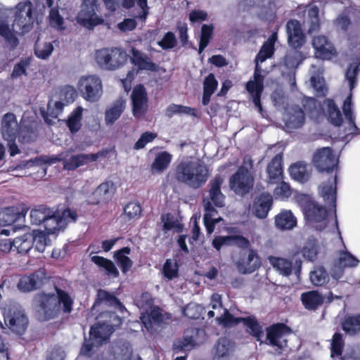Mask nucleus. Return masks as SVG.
Listing matches in <instances>:
<instances>
[{
    "label": "nucleus",
    "mask_w": 360,
    "mask_h": 360,
    "mask_svg": "<svg viewBox=\"0 0 360 360\" xmlns=\"http://www.w3.org/2000/svg\"><path fill=\"white\" fill-rule=\"evenodd\" d=\"M292 191L288 184L282 181L274 189V196L277 199L285 200L291 195Z\"/></svg>",
    "instance_id": "nucleus-62"
},
{
    "label": "nucleus",
    "mask_w": 360,
    "mask_h": 360,
    "mask_svg": "<svg viewBox=\"0 0 360 360\" xmlns=\"http://www.w3.org/2000/svg\"><path fill=\"white\" fill-rule=\"evenodd\" d=\"M126 107V101L120 98L110 105L105 112V122L107 125L113 124L121 116Z\"/></svg>",
    "instance_id": "nucleus-25"
},
{
    "label": "nucleus",
    "mask_w": 360,
    "mask_h": 360,
    "mask_svg": "<svg viewBox=\"0 0 360 360\" xmlns=\"http://www.w3.org/2000/svg\"><path fill=\"white\" fill-rule=\"evenodd\" d=\"M49 214H52V210L46 206L41 205L34 208L30 212L31 222L36 225L43 224Z\"/></svg>",
    "instance_id": "nucleus-45"
},
{
    "label": "nucleus",
    "mask_w": 360,
    "mask_h": 360,
    "mask_svg": "<svg viewBox=\"0 0 360 360\" xmlns=\"http://www.w3.org/2000/svg\"><path fill=\"white\" fill-rule=\"evenodd\" d=\"M312 46L316 58L329 60L336 56V50L331 41L325 35H317L313 38Z\"/></svg>",
    "instance_id": "nucleus-19"
},
{
    "label": "nucleus",
    "mask_w": 360,
    "mask_h": 360,
    "mask_svg": "<svg viewBox=\"0 0 360 360\" xmlns=\"http://www.w3.org/2000/svg\"><path fill=\"white\" fill-rule=\"evenodd\" d=\"M91 259L97 266L105 269L108 274L112 275L114 277H117L118 276L119 272L112 261L96 255L92 256Z\"/></svg>",
    "instance_id": "nucleus-51"
},
{
    "label": "nucleus",
    "mask_w": 360,
    "mask_h": 360,
    "mask_svg": "<svg viewBox=\"0 0 360 360\" xmlns=\"http://www.w3.org/2000/svg\"><path fill=\"white\" fill-rule=\"evenodd\" d=\"M127 59V55L123 50L118 48L111 49L108 70L119 68L126 63Z\"/></svg>",
    "instance_id": "nucleus-39"
},
{
    "label": "nucleus",
    "mask_w": 360,
    "mask_h": 360,
    "mask_svg": "<svg viewBox=\"0 0 360 360\" xmlns=\"http://www.w3.org/2000/svg\"><path fill=\"white\" fill-rule=\"evenodd\" d=\"M45 278L43 271L36 272L30 276L22 277L18 284L19 290L23 292H27L37 288Z\"/></svg>",
    "instance_id": "nucleus-27"
},
{
    "label": "nucleus",
    "mask_w": 360,
    "mask_h": 360,
    "mask_svg": "<svg viewBox=\"0 0 360 360\" xmlns=\"http://www.w3.org/2000/svg\"><path fill=\"white\" fill-rule=\"evenodd\" d=\"M352 94L345 99L342 110L346 119L348 120L349 124L351 126V134L357 133L359 129L355 124V117L352 112Z\"/></svg>",
    "instance_id": "nucleus-54"
},
{
    "label": "nucleus",
    "mask_w": 360,
    "mask_h": 360,
    "mask_svg": "<svg viewBox=\"0 0 360 360\" xmlns=\"http://www.w3.org/2000/svg\"><path fill=\"white\" fill-rule=\"evenodd\" d=\"M34 239V244L35 248L40 252H43L46 247L50 243V240L48 238L49 234L42 230H34L33 233H31Z\"/></svg>",
    "instance_id": "nucleus-53"
},
{
    "label": "nucleus",
    "mask_w": 360,
    "mask_h": 360,
    "mask_svg": "<svg viewBox=\"0 0 360 360\" xmlns=\"http://www.w3.org/2000/svg\"><path fill=\"white\" fill-rule=\"evenodd\" d=\"M97 0H83L82 9L77 16L81 25L91 29L103 22V19L98 14Z\"/></svg>",
    "instance_id": "nucleus-11"
},
{
    "label": "nucleus",
    "mask_w": 360,
    "mask_h": 360,
    "mask_svg": "<svg viewBox=\"0 0 360 360\" xmlns=\"http://www.w3.org/2000/svg\"><path fill=\"white\" fill-rule=\"evenodd\" d=\"M130 53H131V59L132 63L137 66L139 70H155V63H153L146 54L134 47L131 48Z\"/></svg>",
    "instance_id": "nucleus-32"
},
{
    "label": "nucleus",
    "mask_w": 360,
    "mask_h": 360,
    "mask_svg": "<svg viewBox=\"0 0 360 360\" xmlns=\"http://www.w3.org/2000/svg\"><path fill=\"white\" fill-rule=\"evenodd\" d=\"M4 324L14 333H23L27 326V319L22 310L12 307L4 312Z\"/></svg>",
    "instance_id": "nucleus-14"
},
{
    "label": "nucleus",
    "mask_w": 360,
    "mask_h": 360,
    "mask_svg": "<svg viewBox=\"0 0 360 360\" xmlns=\"http://www.w3.org/2000/svg\"><path fill=\"white\" fill-rule=\"evenodd\" d=\"M276 226L281 230H291L297 224V219L290 210H283L275 217Z\"/></svg>",
    "instance_id": "nucleus-31"
},
{
    "label": "nucleus",
    "mask_w": 360,
    "mask_h": 360,
    "mask_svg": "<svg viewBox=\"0 0 360 360\" xmlns=\"http://www.w3.org/2000/svg\"><path fill=\"white\" fill-rule=\"evenodd\" d=\"M83 111V108L79 106L71 112L68 118L67 126L72 133H75L80 129Z\"/></svg>",
    "instance_id": "nucleus-43"
},
{
    "label": "nucleus",
    "mask_w": 360,
    "mask_h": 360,
    "mask_svg": "<svg viewBox=\"0 0 360 360\" xmlns=\"http://www.w3.org/2000/svg\"><path fill=\"white\" fill-rule=\"evenodd\" d=\"M65 106V105L61 101L53 95L49 101L47 112L46 115H44L45 120L47 122H50L49 116L52 118H56L62 112Z\"/></svg>",
    "instance_id": "nucleus-40"
},
{
    "label": "nucleus",
    "mask_w": 360,
    "mask_h": 360,
    "mask_svg": "<svg viewBox=\"0 0 360 360\" xmlns=\"http://www.w3.org/2000/svg\"><path fill=\"white\" fill-rule=\"evenodd\" d=\"M343 347L344 342L342 335L338 333H335L331 341V357L340 356Z\"/></svg>",
    "instance_id": "nucleus-60"
},
{
    "label": "nucleus",
    "mask_w": 360,
    "mask_h": 360,
    "mask_svg": "<svg viewBox=\"0 0 360 360\" xmlns=\"http://www.w3.org/2000/svg\"><path fill=\"white\" fill-rule=\"evenodd\" d=\"M277 40V34L274 33L262 45L259 52L256 58V66L254 73V80H250L246 84V89L250 94L253 103L262 111V105L260 103V96L263 91L264 75L263 70L260 65L267 58L272 56L274 53V44Z\"/></svg>",
    "instance_id": "nucleus-4"
},
{
    "label": "nucleus",
    "mask_w": 360,
    "mask_h": 360,
    "mask_svg": "<svg viewBox=\"0 0 360 360\" xmlns=\"http://www.w3.org/2000/svg\"><path fill=\"white\" fill-rule=\"evenodd\" d=\"M65 105L72 103L77 97V91L72 86L67 85L56 91L53 94Z\"/></svg>",
    "instance_id": "nucleus-41"
},
{
    "label": "nucleus",
    "mask_w": 360,
    "mask_h": 360,
    "mask_svg": "<svg viewBox=\"0 0 360 360\" xmlns=\"http://www.w3.org/2000/svg\"><path fill=\"white\" fill-rule=\"evenodd\" d=\"M18 213L15 208H6L2 213L0 218L1 226H10L18 219Z\"/></svg>",
    "instance_id": "nucleus-59"
},
{
    "label": "nucleus",
    "mask_w": 360,
    "mask_h": 360,
    "mask_svg": "<svg viewBox=\"0 0 360 360\" xmlns=\"http://www.w3.org/2000/svg\"><path fill=\"white\" fill-rule=\"evenodd\" d=\"M43 225L47 234H54L56 231L65 227L70 222H74L77 218L75 210L67 208L61 213L52 210V214H49Z\"/></svg>",
    "instance_id": "nucleus-10"
},
{
    "label": "nucleus",
    "mask_w": 360,
    "mask_h": 360,
    "mask_svg": "<svg viewBox=\"0 0 360 360\" xmlns=\"http://www.w3.org/2000/svg\"><path fill=\"white\" fill-rule=\"evenodd\" d=\"M98 304H101L103 307L109 304L119 308L121 307V304L116 299V297L103 290H99L98 291L97 300L94 305L92 307V310H94L96 306Z\"/></svg>",
    "instance_id": "nucleus-50"
},
{
    "label": "nucleus",
    "mask_w": 360,
    "mask_h": 360,
    "mask_svg": "<svg viewBox=\"0 0 360 360\" xmlns=\"http://www.w3.org/2000/svg\"><path fill=\"white\" fill-rule=\"evenodd\" d=\"M102 153H80L68 157V152L62 153L54 158L55 161H63V168L68 170H75L77 168L86 165L89 162H96Z\"/></svg>",
    "instance_id": "nucleus-13"
},
{
    "label": "nucleus",
    "mask_w": 360,
    "mask_h": 360,
    "mask_svg": "<svg viewBox=\"0 0 360 360\" xmlns=\"http://www.w3.org/2000/svg\"><path fill=\"white\" fill-rule=\"evenodd\" d=\"M273 202L269 193H262L254 200L251 207L252 213L257 218L264 219L271 209Z\"/></svg>",
    "instance_id": "nucleus-21"
},
{
    "label": "nucleus",
    "mask_w": 360,
    "mask_h": 360,
    "mask_svg": "<svg viewBox=\"0 0 360 360\" xmlns=\"http://www.w3.org/2000/svg\"><path fill=\"white\" fill-rule=\"evenodd\" d=\"M34 239L31 233H26L17 237L13 241V245L18 253L25 254L34 245Z\"/></svg>",
    "instance_id": "nucleus-36"
},
{
    "label": "nucleus",
    "mask_w": 360,
    "mask_h": 360,
    "mask_svg": "<svg viewBox=\"0 0 360 360\" xmlns=\"http://www.w3.org/2000/svg\"><path fill=\"white\" fill-rule=\"evenodd\" d=\"M289 172L293 179L298 182L303 183L309 179L311 169L310 165L300 162L291 165L289 168Z\"/></svg>",
    "instance_id": "nucleus-29"
},
{
    "label": "nucleus",
    "mask_w": 360,
    "mask_h": 360,
    "mask_svg": "<svg viewBox=\"0 0 360 360\" xmlns=\"http://www.w3.org/2000/svg\"><path fill=\"white\" fill-rule=\"evenodd\" d=\"M111 49H101L95 52L94 58L97 65L108 70Z\"/></svg>",
    "instance_id": "nucleus-56"
},
{
    "label": "nucleus",
    "mask_w": 360,
    "mask_h": 360,
    "mask_svg": "<svg viewBox=\"0 0 360 360\" xmlns=\"http://www.w3.org/2000/svg\"><path fill=\"white\" fill-rule=\"evenodd\" d=\"M342 326L343 330L348 335H353L356 334L360 331V314L345 317Z\"/></svg>",
    "instance_id": "nucleus-44"
},
{
    "label": "nucleus",
    "mask_w": 360,
    "mask_h": 360,
    "mask_svg": "<svg viewBox=\"0 0 360 360\" xmlns=\"http://www.w3.org/2000/svg\"><path fill=\"white\" fill-rule=\"evenodd\" d=\"M288 39L289 44L294 49L301 47L304 41V35L297 20H290L287 25Z\"/></svg>",
    "instance_id": "nucleus-23"
},
{
    "label": "nucleus",
    "mask_w": 360,
    "mask_h": 360,
    "mask_svg": "<svg viewBox=\"0 0 360 360\" xmlns=\"http://www.w3.org/2000/svg\"><path fill=\"white\" fill-rule=\"evenodd\" d=\"M269 262L274 269L283 276H289L292 271V262L284 258L269 257Z\"/></svg>",
    "instance_id": "nucleus-46"
},
{
    "label": "nucleus",
    "mask_w": 360,
    "mask_h": 360,
    "mask_svg": "<svg viewBox=\"0 0 360 360\" xmlns=\"http://www.w3.org/2000/svg\"><path fill=\"white\" fill-rule=\"evenodd\" d=\"M191 335H186L182 340H179L176 342L174 344L175 349L184 350V351H190L195 346L199 345V342L195 338L193 337V335H200L204 334L203 330L193 329L191 330Z\"/></svg>",
    "instance_id": "nucleus-37"
},
{
    "label": "nucleus",
    "mask_w": 360,
    "mask_h": 360,
    "mask_svg": "<svg viewBox=\"0 0 360 360\" xmlns=\"http://www.w3.org/2000/svg\"><path fill=\"white\" fill-rule=\"evenodd\" d=\"M130 248L125 247L115 253V258L117 264L121 268L123 273H126L132 266V262L129 258L128 255L130 253Z\"/></svg>",
    "instance_id": "nucleus-48"
},
{
    "label": "nucleus",
    "mask_w": 360,
    "mask_h": 360,
    "mask_svg": "<svg viewBox=\"0 0 360 360\" xmlns=\"http://www.w3.org/2000/svg\"><path fill=\"white\" fill-rule=\"evenodd\" d=\"M309 72L311 74V84L316 90L318 96H324L326 92L324 79L322 73L323 70L319 65H312Z\"/></svg>",
    "instance_id": "nucleus-28"
},
{
    "label": "nucleus",
    "mask_w": 360,
    "mask_h": 360,
    "mask_svg": "<svg viewBox=\"0 0 360 360\" xmlns=\"http://www.w3.org/2000/svg\"><path fill=\"white\" fill-rule=\"evenodd\" d=\"M34 302L38 318L41 321L56 317L62 310L65 312L72 310V300L58 288L55 289V292L37 295Z\"/></svg>",
    "instance_id": "nucleus-1"
},
{
    "label": "nucleus",
    "mask_w": 360,
    "mask_h": 360,
    "mask_svg": "<svg viewBox=\"0 0 360 360\" xmlns=\"http://www.w3.org/2000/svg\"><path fill=\"white\" fill-rule=\"evenodd\" d=\"M283 120L286 127L289 129L299 128L304 124V112L298 107H290L284 114Z\"/></svg>",
    "instance_id": "nucleus-24"
},
{
    "label": "nucleus",
    "mask_w": 360,
    "mask_h": 360,
    "mask_svg": "<svg viewBox=\"0 0 360 360\" xmlns=\"http://www.w3.org/2000/svg\"><path fill=\"white\" fill-rule=\"evenodd\" d=\"M267 172L269 174V181L271 184L275 183L279 180L283 172L282 169V155H276L271 161L267 167Z\"/></svg>",
    "instance_id": "nucleus-35"
},
{
    "label": "nucleus",
    "mask_w": 360,
    "mask_h": 360,
    "mask_svg": "<svg viewBox=\"0 0 360 360\" xmlns=\"http://www.w3.org/2000/svg\"><path fill=\"white\" fill-rule=\"evenodd\" d=\"M20 128V125L14 113L7 112L2 116L1 119L0 133L2 139L7 142V146L9 148L11 156L20 153L15 144V141L19 135Z\"/></svg>",
    "instance_id": "nucleus-7"
},
{
    "label": "nucleus",
    "mask_w": 360,
    "mask_h": 360,
    "mask_svg": "<svg viewBox=\"0 0 360 360\" xmlns=\"http://www.w3.org/2000/svg\"><path fill=\"white\" fill-rule=\"evenodd\" d=\"M265 342L280 349L286 346L285 327L283 324L274 325L266 330Z\"/></svg>",
    "instance_id": "nucleus-22"
},
{
    "label": "nucleus",
    "mask_w": 360,
    "mask_h": 360,
    "mask_svg": "<svg viewBox=\"0 0 360 360\" xmlns=\"http://www.w3.org/2000/svg\"><path fill=\"white\" fill-rule=\"evenodd\" d=\"M213 27L211 25H203L201 28L199 53L200 54L209 44L212 35Z\"/></svg>",
    "instance_id": "nucleus-61"
},
{
    "label": "nucleus",
    "mask_w": 360,
    "mask_h": 360,
    "mask_svg": "<svg viewBox=\"0 0 360 360\" xmlns=\"http://www.w3.org/2000/svg\"><path fill=\"white\" fill-rule=\"evenodd\" d=\"M301 300L305 308L308 309H314L323 302V296L314 290L302 293Z\"/></svg>",
    "instance_id": "nucleus-38"
},
{
    "label": "nucleus",
    "mask_w": 360,
    "mask_h": 360,
    "mask_svg": "<svg viewBox=\"0 0 360 360\" xmlns=\"http://www.w3.org/2000/svg\"><path fill=\"white\" fill-rule=\"evenodd\" d=\"M209 176L207 166L197 160L181 162L176 167L174 172L177 181L194 189L202 187L207 181Z\"/></svg>",
    "instance_id": "nucleus-6"
},
{
    "label": "nucleus",
    "mask_w": 360,
    "mask_h": 360,
    "mask_svg": "<svg viewBox=\"0 0 360 360\" xmlns=\"http://www.w3.org/2000/svg\"><path fill=\"white\" fill-rule=\"evenodd\" d=\"M359 260L348 252H340L338 259V268L352 267L357 265Z\"/></svg>",
    "instance_id": "nucleus-58"
},
{
    "label": "nucleus",
    "mask_w": 360,
    "mask_h": 360,
    "mask_svg": "<svg viewBox=\"0 0 360 360\" xmlns=\"http://www.w3.org/2000/svg\"><path fill=\"white\" fill-rule=\"evenodd\" d=\"M34 25L32 4L30 1L20 2L15 6L13 31L15 34H24L30 32Z\"/></svg>",
    "instance_id": "nucleus-9"
},
{
    "label": "nucleus",
    "mask_w": 360,
    "mask_h": 360,
    "mask_svg": "<svg viewBox=\"0 0 360 360\" xmlns=\"http://www.w3.org/2000/svg\"><path fill=\"white\" fill-rule=\"evenodd\" d=\"M236 264L238 271L242 274L252 273L260 265L258 255L252 249H250L247 253H242Z\"/></svg>",
    "instance_id": "nucleus-20"
},
{
    "label": "nucleus",
    "mask_w": 360,
    "mask_h": 360,
    "mask_svg": "<svg viewBox=\"0 0 360 360\" xmlns=\"http://www.w3.org/2000/svg\"><path fill=\"white\" fill-rule=\"evenodd\" d=\"M336 181L337 176H331L326 184H323L319 187V192L325 201L328 203L333 204L336 199Z\"/></svg>",
    "instance_id": "nucleus-33"
},
{
    "label": "nucleus",
    "mask_w": 360,
    "mask_h": 360,
    "mask_svg": "<svg viewBox=\"0 0 360 360\" xmlns=\"http://www.w3.org/2000/svg\"><path fill=\"white\" fill-rule=\"evenodd\" d=\"M113 189V185L111 182H105L101 184L96 191L93 193V195L96 197L95 200H91L90 202L94 204L100 202L101 201L105 200L110 197V194L112 193Z\"/></svg>",
    "instance_id": "nucleus-49"
},
{
    "label": "nucleus",
    "mask_w": 360,
    "mask_h": 360,
    "mask_svg": "<svg viewBox=\"0 0 360 360\" xmlns=\"http://www.w3.org/2000/svg\"><path fill=\"white\" fill-rule=\"evenodd\" d=\"M172 160V155L166 152L162 151L158 153L154 159L151 165L152 173H161L166 169Z\"/></svg>",
    "instance_id": "nucleus-34"
},
{
    "label": "nucleus",
    "mask_w": 360,
    "mask_h": 360,
    "mask_svg": "<svg viewBox=\"0 0 360 360\" xmlns=\"http://www.w3.org/2000/svg\"><path fill=\"white\" fill-rule=\"evenodd\" d=\"M233 345L227 338H220L215 346L213 360H229L233 352Z\"/></svg>",
    "instance_id": "nucleus-30"
},
{
    "label": "nucleus",
    "mask_w": 360,
    "mask_h": 360,
    "mask_svg": "<svg viewBox=\"0 0 360 360\" xmlns=\"http://www.w3.org/2000/svg\"><path fill=\"white\" fill-rule=\"evenodd\" d=\"M309 279L314 285L322 286L329 281V275L322 266H316L309 273Z\"/></svg>",
    "instance_id": "nucleus-42"
},
{
    "label": "nucleus",
    "mask_w": 360,
    "mask_h": 360,
    "mask_svg": "<svg viewBox=\"0 0 360 360\" xmlns=\"http://www.w3.org/2000/svg\"><path fill=\"white\" fill-rule=\"evenodd\" d=\"M253 186V177L248 168L240 167L230 179V186L236 193L243 195Z\"/></svg>",
    "instance_id": "nucleus-15"
},
{
    "label": "nucleus",
    "mask_w": 360,
    "mask_h": 360,
    "mask_svg": "<svg viewBox=\"0 0 360 360\" xmlns=\"http://www.w3.org/2000/svg\"><path fill=\"white\" fill-rule=\"evenodd\" d=\"M132 113L137 119L143 117L148 110V97L143 85L136 86L131 95Z\"/></svg>",
    "instance_id": "nucleus-18"
},
{
    "label": "nucleus",
    "mask_w": 360,
    "mask_h": 360,
    "mask_svg": "<svg viewBox=\"0 0 360 360\" xmlns=\"http://www.w3.org/2000/svg\"><path fill=\"white\" fill-rule=\"evenodd\" d=\"M359 70L358 62H354L349 65L346 71L345 78L349 82L351 91L354 88L356 77Z\"/></svg>",
    "instance_id": "nucleus-63"
},
{
    "label": "nucleus",
    "mask_w": 360,
    "mask_h": 360,
    "mask_svg": "<svg viewBox=\"0 0 360 360\" xmlns=\"http://www.w3.org/2000/svg\"><path fill=\"white\" fill-rule=\"evenodd\" d=\"M313 162L318 170L329 172L337 167L338 159L329 147H324L316 150L314 155Z\"/></svg>",
    "instance_id": "nucleus-16"
},
{
    "label": "nucleus",
    "mask_w": 360,
    "mask_h": 360,
    "mask_svg": "<svg viewBox=\"0 0 360 360\" xmlns=\"http://www.w3.org/2000/svg\"><path fill=\"white\" fill-rule=\"evenodd\" d=\"M77 87L82 97L89 102L98 101L103 94V85L101 79L95 75L81 76Z\"/></svg>",
    "instance_id": "nucleus-8"
},
{
    "label": "nucleus",
    "mask_w": 360,
    "mask_h": 360,
    "mask_svg": "<svg viewBox=\"0 0 360 360\" xmlns=\"http://www.w3.org/2000/svg\"><path fill=\"white\" fill-rule=\"evenodd\" d=\"M53 51V46L50 41H41L38 39L35 44L34 53L37 58L46 60Z\"/></svg>",
    "instance_id": "nucleus-52"
},
{
    "label": "nucleus",
    "mask_w": 360,
    "mask_h": 360,
    "mask_svg": "<svg viewBox=\"0 0 360 360\" xmlns=\"http://www.w3.org/2000/svg\"><path fill=\"white\" fill-rule=\"evenodd\" d=\"M210 304L212 309L207 311L209 318L216 316L218 322L224 326H231L239 322H243L247 326L248 332L255 337L257 341L262 342L261 338L263 337L264 333L255 318L235 319L226 309L222 307L221 295L217 293L212 295Z\"/></svg>",
    "instance_id": "nucleus-5"
},
{
    "label": "nucleus",
    "mask_w": 360,
    "mask_h": 360,
    "mask_svg": "<svg viewBox=\"0 0 360 360\" xmlns=\"http://www.w3.org/2000/svg\"><path fill=\"white\" fill-rule=\"evenodd\" d=\"M318 253V245L314 239L308 240L304 245L302 254V256L311 261L316 259Z\"/></svg>",
    "instance_id": "nucleus-57"
},
{
    "label": "nucleus",
    "mask_w": 360,
    "mask_h": 360,
    "mask_svg": "<svg viewBox=\"0 0 360 360\" xmlns=\"http://www.w3.org/2000/svg\"><path fill=\"white\" fill-rule=\"evenodd\" d=\"M303 211L306 218L311 225L319 231L326 229L327 220V210L315 201L307 200Z\"/></svg>",
    "instance_id": "nucleus-12"
},
{
    "label": "nucleus",
    "mask_w": 360,
    "mask_h": 360,
    "mask_svg": "<svg viewBox=\"0 0 360 360\" xmlns=\"http://www.w3.org/2000/svg\"><path fill=\"white\" fill-rule=\"evenodd\" d=\"M131 349L127 347L124 349L122 350V353L117 354L116 356L108 354L106 356H100L98 360H131Z\"/></svg>",
    "instance_id": "nucleus-64"
},
{
    "label": "nucleus",
    "mask_w": 360,
    "mask_h": 360,
    "mask_svg": "<svg viewBox=\"0 0 360 360\" xmlns=\"http://www.w3.org/2000/svg\"><path fill=\"white\" fill-rule=\"evenodd\" d=\"M224 181V177L217 175L210 181L208 194L203 198L202 205L205 210L203 221L209 234L213 233L215 224L222 220L221 217H216L217 211L212 204L219 207L225 205V195L221 191V186Z\"/></svg>",
    "instance_id": "nucleus-3"
},
{
    "label": "nucleus",
    "mask_w": 360,
    "mask_h": 360,
    "mask_svg": "<svg viewBox=\"0 0 360 360\" xmlns=\"http://www.w3.org/2000/svg\"><path fill=\"white\" fill-rule=\"evenodd\" d=\"M324 104L327 106L328 119L335 126H340L342 122V117L340 111L334 101L330 99L325 101Z\"/></svg>",
    "instance_id": "nucleus-47"
},
{
    "label": "nucleus",
    "mask_w": 360,
    "mask_h": 360,
    "mask_svg": "<svg viewBox=\"0 0 360 360\" xmlns=\"http://www.w3.org/2000/svg\"><path fill=\"white\" fill-rule=\"evenodd\" d=\"M101 321L91 327L89 340H86L80 353L84 356H90L95 347L106 342L115 327L122 323V319L112 312H105L100 316Z\"/></svg>",
    "instance_id": "nucleus-2"
},
{
    "label": "nucleus",
    "mask_w": 360,
    "mask_h": 360,
    "mask_svg": "<svg viewBox=\"0 0 360 360\" xmlns=\"http://www.w3.org/2000/svg\"><path fill=\"white\" fill-rule=\"evenodd\" d=\"M319 14V8L316 5L311 4L308 6L307 15L311 24L309 28V32L317 31L319 30L320 26V20Z\"/></svg>",
    "instance_id": "nucleus-55"
},
{
    "label": "nucleus",
    "mask_w": 360,
    "mask_h": 360,
    "mask_svg": "<svg viewBox=\"0 0 360 360\" xmlns=\"http://www.w3.org/2000/svg\"><path fill=\"white\" fill-rule=\"evenodd\" d=\"M141 319L144 326L148 330H152L153 323H161L164 322L166 319H169V317L167 316V314H164L160 309L155 307L150 310V312L149 314L147 313L146 310L145 314L143 311Z\"/></svg>",
    "instance_id": "nucleus-26"
},
{
    "label": "nucleus",
    "mask_w": 360,
    "mask_h": 360,
    "mask_svg": "<svg viewBox=\"0 0 360 360\" xmlns=\"http://www.w3.org/2000/svg\"><path fill=\"white\" fill-rule=\"evenodd\" d=\"M44 8L49 10V20L50 25L58 30L65 28L63 18L65 8L60 0H44Z\"/></svg>",
    "instance_id": "nucleus-17"
}]
</instances>
